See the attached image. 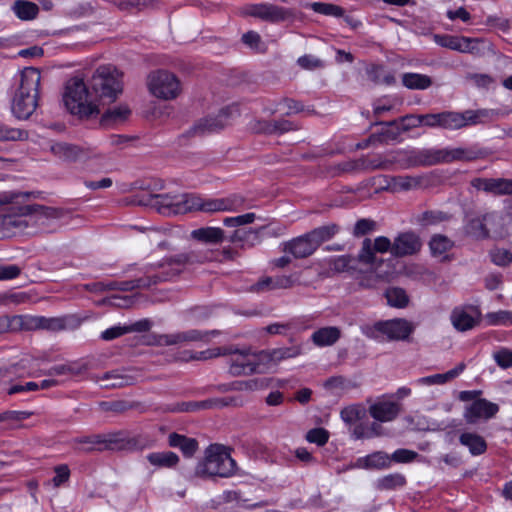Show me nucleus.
I'll use <instances>...</instances> for the list:
<instances>
[{"mask_svg":"<svg viewBox=\"0 0 512 512\" xmlns=\"http://www.w3.org/2000/svg\"><path fill=\"white\" fill-rule=\"evenodd\" d=\"M394 161L383 159L380 155L374 158L362 156L359 158L360 171L388 170Z\"/></svg>","mask_w":512,"mask_h":512,"instance_id":"obj_46","label":"nucleus"},{"mask_svg":"<svg viewBox=\"0 0 512 512\" xmlns=\"http://www.w3.org/2000/svg\"><path fill=\"white\" fill-rule=\"evenodd\" d=\"M233 357L229 362V373L232 376L251 375L261 373L260 369L263 364L261 352L251 353L249 351H239L234 349Z\"/></svg>","mask_w":512,"mask_h":512,"instance_id":"obj_10","label":"nucleus"},{"mask_svg":"<svg viewBox=\"0 0 512 512\" xmlns=\"http://www.w3.org/2000/svg\"><path fill=\"white\" fill-rule=\"evenodd\" d=\"M50 150L56 157L66 162H75L84 154L81 147L65 142L53 144Z\"/></svg>","mask_w":512,"mask_h":512,"instance_id":"obj_32","label":"nucleus"},{"mask_svg":"<svg viewBox=\"0 0 512 512\" xmlns=\"http://www.w3.org/2000/svg\"><path fill=\"white\" fill-rule=\"evenodd\" d=\"M179 214H185L192 211L208 212L209 199L201 198L195 194L179 195Z\"/></svg>","mask_w":512,"mask_h":512,"instance_id":"obj_33","label":"nucleus"},{"mask_svg":"<svg viewBox=\"0 0 512 512\" xmlns=\"http://www.w3.org/2000/svg\"><path fill=\"white\" fill-rule=\"evenodd\" d=\"M466 365L464 362L459 363L455 368L447 371L443 374H434L426 377H422L418 380L419 384L422 385H442L454 378H456L465 369Z\"/></svg>","mask_w":512,"mask_h":512,"instance_id":"obj_39","label":"nucleus"},{"mask_svg":"<svg viewBox=\"0 0 512 512\" xmlns=\"http://www.w3.org/2000/svg\"><path fill=\"white\" fill-rule=\"evenodd\" d=\"M340 231L339 225L330 223L309 231V235L315 242L317 248L326 241L331 240Z\"/></svg>","mask_w":512,"mask_h":512,"instance_id":"obj_43","label":"nucleus"},{"mask_svg":"<svg viewBox=\"0 0 512 512\" xmlns=\"http://www.w3.org/2000/svg\"><path fill=\"white\" fill-rule=\"evenodd\" d=\"M306 439L311 443L323 446L329 439V433L324 428H314L307 432Z\"/></svg>","mask_w":512,"mask_h":512,"instance_id":"obj_61","label":"nucleus"},{"mask_svg":"<svg viewBox=\"0 0 512 512\" xmlns=\"http://www.w3.org/2000/svg\"><path fill=\"white\" fill-rule=\"evenodd\" d=\"M264 229L265 226H262L258 229L239 228L233 231L232 234L227 237V239L231 243H240L241 248H252L261 242L260 233Z\"/></svg>","mask_w":512,"mask_h":512,"instance_id":"obj_29","label":"nucleus"},{"mask_svg":"<svg viewBox=\"0 0 512 512\" xmlns=\"http://www.w3.org/2000/svg\"><path fill=\"white\" fill-rule=\"evenodd\" d=\"M490 152L477 146L410 151L405 159V168L433 166L454 161L470 162L486 158Z\"/></svg>","mask_w":512,"mask_h":512,"instance_id":"obj_2","label":"nucleus"},{"mask_svg":"<svg viewBox=\"0 0 512 512\" xmlns=\"http://www.w3.org/2000/svg\"><path fill=\"white\" fill-rule=\"evenodd\" d=\"M179 195L149 194L147 198L139 200L140 205L151 206L164 215L179 214Z\"/></svg>","mask_w":512,"mask_h":512,"instance_id":"obj_18","label":"nucleus"},{"mask_svg":"<svg viewBox=\"0 0 512 512\" xmlns=\"http://www.w3.org/2000/svg\"><path fill=\"white\" fill-rule=\"evenodd\" d=\"M241 404V401L237 397L212 398L203 401H195V409L196 411L219 409L226 406H240Z\"/></svg>","mask_w":512,"mask_h":512,"instance_id":"obj_45","label":"nucleus"},{"mask_svg":"<svg viewBox=\"0 0 512 512\" xmlns=\"http://www.w3.org/2000/svg\"><path fill=\"white\" fill-rule=\"evenodd\" d=\"M493 359L496 364L502 369L512 367V350L508 348H501L493 353Z\"/></svg>","mask_w":512,"mask_h":512,"instance_id":"obj_60","label":"nucleus"},{"mask_svg":"<svg viewBox=\"0 0 512 512\" xmlns=\"http://www.w3.org/2000/svg\"><path fill=\"white\" fill-rule=\"evenodd\" d=\"M29 193L17 192H4L0 194L1 204H12L10 211L7 214L0 215V239L8 238L23 231L29 224V221L24 219L27 215H22L19 211L18 199L27 197Z\"/></svg>","mask_w":512,"mask_h":512,"instance_id":"obj_5","label":"nucleus"},{"mask_svg":"<svg viewBox=\"0 0 512 512\" xmlns=\"http://www.w3.org/2000/svg\"><path fill=\"white\" fill-rule=\"evenodd\" d=\"M216 335H219L218 330L201 331L191 329L172 334L152 335L148 343L157 346L183 345L191 342L208 341L210 336Z\"/></svg>","mask_w":512,"mask_h":512,"instance_id":"obj_9","label":"nucleus"},{"mask_svg":"<svg viewBox=\"0 0 512 512\" xmlns=\"http://www.w3.org/2000/svg\"><path fill=\"white\" fill-rule=\"evenodd\" d=\"M122 90V73L111 65L100 66L92 75L89 88L78 78L67 83L64 103L72 114L89 118L99 114L101 106L114 102Z\"/></svg>","mask_w":512,"mask_h":512,"instance_id":"obj_1","label":"nucleus"},{"mask_svg":"<svg viewBox=\"0 0 512 512\" xmlns=\"http://www.w3.org/2000/svg\"><path fill=\"white\" fill-rule=\"evenodd\" d=\"M454 243L447 236L434 235L429 243L431 252L434 256L443 255L453 247Z\"/></svg>","mask_w":512,"mask_h":512,"instance_id":"obj_54","label":"nucleus"},{"mask_svg":"<svg viewBox=\"0 0 512 512\" xmlns=\"http://www.w3.org/2000/svg\"><path fill=\"white\" fill-rule=\"evenodd\" d=\"M269 386V379H250L244 381H235L230 384L229 389L234 391H254L263 389Z\"/></svg>","mask_w":512,"mask_h":512,"instance_id":"obj_53","label":"nucleus"},{"mask_svg":"<svg viewBox=\"0 0 512 512\" xmlns=\"http://www.w3.org/2000/svg\"><path fill=\"white\" fill-rule=\"evenodd\" d=\"M246 198L240 194H231L227 197L209 199L208 213L220 211H238L245 206Z\"/></svg>","mask_w":512,"mask_h":512,"instance_id":"obj_26","label":"nucleus"},{"mask_svg":"<svg viewBox=\"0 0 512 512\" xmlns=\"http://www.w3.org/2000/svg\"><path fill=\"white\" fill-rule=\"evenodd\" d=\"M136 446V440L129 438L125 431L109 432L99 434L98 451L103 450H126Z\"/></svg>","mask_w":512,"mask_h":512,"instance_id":"obj_23","label":"nucleus"},{"mask_svg":"<svg viewBox=\"0 0 512 512\" xmlns=\"http://www.w3.org/2000/svg\"><path fill=\"white\" fill-rule=\"evenodd\" d=\"M40 71L27 67L21 72L20 85L13 97L11 111L20 120H27L38 106Z\"/></svg>","mask_w":512,"mask_h":512,"instance_id":"obj_3","label":"nucleus"},{"mask_svg":"<svg viewBox=\"0 0 512 512\" xmlns=\"http://www.w3.org/2000/svg\"><path fill=\"white\" fill-rule=\"evenodd\" d=\"M423 178L421 176L399 175L388 176L386 189L393 193L410 191L421 186Z\"/></svg>","mask_w":512,"mask_h":512,"instance_id":"obj_27","label":"nucleus"},{"mask_svg":"<svg viewBox=\"0 0 512 512\" xmlns=\"http://www.w3.org/2000/svg\"><path fill=\"white\" fill-rule=\"evenodd\" d=\"M341 337V330L335 326L323 327L311 335L312 342L318 347L331 346Z\"/></svg>","mask_w":512,"mask_h":512,"instance_id":"obj_35","label":"nucleus"},{"mask_svg":"<svg viewBox=\"0 0 512 512\" xmlns=\"http://www.w3.org/2000/svg\"><path fill=\"white\" fill-rule=\"evenodd\" d=\"M415 325L403 318H396L387 321H379L374 325H365L362 332L368 338L380 339L381 335H385L391 341H406L414 332Z\"/></svg>","mask_w":512,"mask_h":512,"instance_id":"obj_6","label":"nucleus"},{"mask_svg":"<svg viewBox=\"0 0 512 512\" xmlns=\"http://www.w3.org/2000/svg\"><path fill=\"white\" fill-rule=\"evenodd\" d=\"M256 215L254 213H246L236 217H227L223 223L227 227H238L254 222Z\"/></svg>","mask_w":512,"mask_h":512,"instance_id":"obj_62","label":"nucleus"},{"mask_svg":"<svg viewBox=\"0 0 512 512\" xmlns=\"http://www.w3.org/2000/svg\"><path fill=\"white\" fill-rule=\"evenodd\" d=\"M448 217L441 211H426L422 213L419 221L422 225H432L447 220Z\"/></svg>","mask_w":512,"mask_h":512,"instance_id":"obj_63","label":"nucleus"},{"mask_svg":"<svg viewBox=\"0 0 512 512\" xmlns=\"http://www.w3.org/2000/svg\"><path fill=\"white\" fill-rule=\"evenodd\" d=\"M191 237L206 244H219L225 238V232L218 227H202L191 232Z\"/></svg>","mask_w":512,"mask_h":512,"instance_id":"obj_36","label":"nucleus"},{"mask_svg":"<svg viewBox=\"0 0 512 512\" xmlns=\"http://www.w3.org/2000/svg\"><path fill=\"white\" fill-rule=\"evenodd\" d=\"M459 442L463 446L468 447L472 455H481L487 450V443L485 439L476 433H462L459 437Z\"/></svg>","mask_w":512,"mask_h":512,"instance_id":"obj_40","label":"nucleus"},{"mask_svg":"<svg viewBox=\"0 0 512 512\" xmlns=\"http://www.w3.org/2000/svg\"><path fill=\"white\" fill-rule=\"evenodd\" d=\"M22 215L29 217V222L39 226H46L52 219H58L62 216L59 209L46 207L38 204L22 205L19 207Z\"/></svg>","mask_w":512,"mask_h":512,"instance_id":"obj_15","label":"nucleus"},{"mask_svg":"<svg viewBox=\"0 0 512 512\" xmlns=\"http://www.w3.org/2000/svg\"><path fill=\"white\" fill-rule=\"evenodd\" d=\"M168 444L171 447L179 448L186 457H192L198 450V442L196 439L175 432L169 434Z\"/></svg>","mask_w":512,"mask_h":512,"instance_id":"obj_37","label":"nucleus"},{"mask_svg":"<svg viewBox=\"0 0 512 512\" xmlns=\"http://www.w3.org/2000/svg\"><path fill=\"white\" fill-rule=\"evenodd\" d=\"M29 137L26 130L12 128L0 123V141H24Z\"/></svg>","mask_w":512,"mask_h":512,"instance_id":"obj_55","label":"nucleus"},{"mask_svg":"<svg viewBox=\"0 0 512 512\" xmlns=\"http://www.w3.org/2000/svg\"><path fill=\"white\" fill-rule=\"evenodd\" d=\"M136 446V440L129 438L125 431L109 432L99 434L98 451L103 450H126Z\"/></svg>","mask_w":512,"mask_h":512,"instance_id":"obj_22","label":"nucleus"},{"mask_svg":"<svg viewBox=\"0 0 512 512\" xmlns=\"http://www.w3.org/2000/svg\"><path fill=\"white\" fill-rule=\"evenodd\" d=\"M390 466V456L383 451L373 452L358 458L354 467L363 469H385Z\"/></svg>","mask_w":512,"mask_h":512,"instance_id":"obj_31","label":"nucleus"},{"mask_svg":"<svg viewBox=\"0 0 512 512\" xmlns=\"http://www.w3.org/2000/svg\"><path fill=\"white\" fill-rule=\"evenodd\" d=\"M131 114V110L127 105H120L107 109L101 117L102 126H111L125 121Z\"/></svg>","mask_w":512,"mask_h":512,"instance_id":"obj_41","label":"nucleus"},{"mask_svg":"<svg viewBox=\"0 0 512 512\" xmlns=\"http://www.w3.org/2000/svg\"><path fill=\"white\" fill-rule=\"evenodd\" d=\"M168 275L163 278L153 275V276H143L137 279L128 280V281H117L118 290L120 291H131L136 288H149L152 285H156L161 281H167Z\"/></svg>","mask_w":512,"mask_h":512,"instance_id":"obj_38","label":"nucleus"},{"mask_svg":"<svg viewBox=\"0 0 512 512\" xmlns=\"http://www.w3.org/2000/svg\"><path fill=\"white\" fill-rule=\"evenodd\" d=\"M149 91L157 98L171 100L176 98L180 91V82L171 72L158 70L148 77Z\"/></svg>","mask_w":512,"mask_h":512,"instance_id":"obj_8","label":"nucleus"},{"mask_svg":"<svg viewBox=\"0 0 512 512\" xmlns=\"http://www.w3.org/2000/svg\"><path fill=\"white\" fill-rule=\"evenodd\" d=\"M402 83L408 89L424 90L432 85V80L427 75L405 73L402 76Z\"/></svg>","mask_w":512,"mask_h":512,"instance_id":"obj_48","label":"nucleus"},{"mask_svg":"<svg viewBox=\"0 0 512 512\" xmlns=\"http://www.w3.org/2000/svg\"><path fill=\"white\" fill-rule=\"evenodd\" d=\"M497 218L498 216L495 212L471 218L464 227L465 233L476 239H486L489 237L487 224H493Z\"/></svg>","mask_w":512,"mask_h":512,"instance_id":"obj_25","label":"nucleus"},{"mask_svg":"<svg viewBox=\"0 0 512 512\" xmlns=\"http://www.w3.org/2000/svg\"><path fill=\"white\" fill-rule=\"evenodd\" d=\"M237 109L233 106L222 108L217 116H209L195 122V124L187 131L188 136H204L213 132L222 130L228 125L230 118Z\"/></svg>","mask_w":512,"mask_h":512,"instance_id":"obj_11","label":"nucleus"},{"mask_svg":"<svg viewBox=\"0 0 512 512\" xmlns=\"http://www.w3.org/2000/svg\"><path fill=\"white\" fill-rule=\"evenodd\" d=\"M451 321L458 331H467L473 329L479 320L462 309H454L451 313Z\"/></svg>","mask_w":512,"mask_h":512,"instance_id":"obj_42","label":"nucleus"},{"mask_svg":"<svg viewBox=\"0 0 512 512\" xmlns=\"http://www.w3.org/2000/svg\"><path fill=\"white\" fill-rule=\"evenodd\" d=\"M486 319L491 325L512 323V313L508 311L492 312L486 315Z\"/></svg>","mask_w":512,"mask_h":512,"instance_id":"obj_64","label":"nucleus"},{"mask_svg":"<svg viewBox=\"0 0 512 512\" xmlns=\"http://www.w3.org/2000/svg\"><path fill=\"white\" fill-rule=\"evenodd\" d=\"M433 39L436 44L441 47L448 48L461 53L475 54L478 52L477 47L474 45L478 39L468 38L464 36L441 35L435 34Z\"/></svg>","mask_w":512,"mask_h":512,"instance_id":"obj_19","label":"nucleus"},{"mask_svg":"<svg viewBox=\"0 0 512 512\" xmlns=\"http://www.w3.org/2000/svg\"><path fill=\"white\" fill-rule=\"evenodd\" d=\"M422 247L420 237L412 232H402L393 240V256L402 258L417 254Z\"/></svg>","mask_w":512,"mask_h":512,"instance_id":"obj_16","label":"nucleus"},{"mask_svg":"<svg viewBox=\"0 0 512 512\" xmlns=\"http://www.w3.org/2000/svg\"><path fill=\"white\" fill-rule=\"evenodd\" d=\"M399 405L395 402H379L370 406V415L381 422H387L395 419L399 414Z\"/></svg>","mask_w":512,"mask_h":512,"instance_id":"obj_30","label":"nucleus"},{"mask_svg":"<svg viewBox=\"0 0 512 512\" xmlns=\"http://www.w3.org/2000/svg\"><path fill=\"white\" fill-rule=\"evenodd\" d=\"M93 380L103 382L102 387L106 389L122 388L133 385L136 382V378L133 375L121 373L117 370L106 372L101 377L95 376Z\"/></svg>","mask_w":512,"mask_h":512,"instance_id":"obj_28","label":"nucleus"},{"mask_svg":"<svg viewBox=\"0 0 512 512\" xmlns=\"http://www.w3.org/2000/svg\"><path fill=\"white\" fill-rule=\"evenodd\" d=\"M317 246L309 233L283 243V252L291 254L296 259L308 258L317 250Z\"/></svg>","mask_w":512,"mask_h":512,"instance_id":"obj_20","label":"nucleus"},{"mask_svg":"<svg viewBox=\"0 0 512 512\" xmlns=\"http://www.w3.org/2000/svg\"><path fill=\"white\" fill-rule=\"evenodd\" d=\"M376 228L377 224L374 220L362 218L355 223L352 233L354 237H362L375 231Z\"/></svg>","mask_w":512,"mask_h":512,"instance_id":"obj_59","label":"nucleus"},{"mask_svg":"<svg viewBox=\"0 0 512 512\" xmlns=\"http://www.w3.org/2000/svg\"><path fill=\"white\" fill-rule=\"evenodd\" d=\"M488 114L487 110L443 111L442 129L459 130L467 126L476 125L481 123L482 118L487 117Z\"/></svg>","mask_w":512,"mask_h":512,"instance_id":"obj_12","label":"nucleus"},{"mask_svg":"<svg viewBox=\"0 0 512 512\" xmlns=\"http://www.w3.org/2000/svg\"><path fill=\"white\" fill-rule=\"evenodd\" d=\"M471 185L477 190H482L494 195H511L512 179L505 178H474Z\"/></svg>","mask_w":512,"mask_h":512,"instance_id":"obj_24","label":"nucleus"},{"mask_svg":"<svg viewBox=\"0 0 512 512\" xmlns=\"http://www.w3.org/2000/svg\"><path fill=\"white\" fill-rule=\"evenodd\" d=\"M360 171L359 159L348 160L337 165L331 166L328 169V172L332 176H338L342 173H352Z\"/></svg>","mask_w":512,"mask_h":512,"instance_id":"obj_58","label":"nucleus"},{"mask_svg":"<svg viewBox=\"0 0 512 512\" xmlns=\"http://www.w3.org/2000/svg\"><path fill=\"white\" fill-rule=\"evenodd\" d=\"M24 331L23 315L0 316V334Z\"/></svg>","mask_w":512,"mask_h":512,"instance_id":"obj_52","label":"nucleus"},{"mask_svg":"<svg viewBox=\"0 0 512 512\" xmlns=\"http://www.w3.org/2000/svg\"><path fill=\"white\" fill-rule=\"evenodd\" d=\"M406 479L402 474L395 473L386 475L377 481V488L379 490H392L397 487L404 486Z\"/></svg>","mask_w":512,"mask_h":512,"instance_id":"obj_56","label":"nucleus"},{"mask_svg":"<svg viewBox=\"0 0 512 512\" xmlns=\"http://www.w3.org/2000/svg\"><path fill=\"white\" fill-rule=\"evenodd\" d=\"M301 354V346L293 345L290 347H280L272 350L261 351V356L263 359V363L271 361V362H280L286 359L297 357Z\"/></svg>","mask_w":512,"mask_h":512,"instance_id":"obj_34","label":"nucleus"},{"mask_svg":"<svg viewBox=\"0 0 512 512\" xmlns=\"http://www.w3.org/2000/svg\"><path fill=\"white\" fill-rule=\"evenodd\" d=\"M147 460L154 466L174 467L179 462V457L171 451L154 452L147 456Z\"/></svg>","mask_w":512,"mask_h":512,"instance_id":"obj_49","label":"nucleus"},{"mask_svg":"<svg viewBox=\"0 0 512 512\" xmlns=\"http://www.w3.org/2000/svg\"><path fill=\"white\" fill-rule=\"evenodd\" d=\"M201 262L200 255L195 251L183 252L168 258L163 259L156 266L158 268H164L165 266L171 267L169 271L163 272L159 277L163 278L168 275V279L179 275L182 272L180 267L185 265H192Z\"/></svg>","mask_w":512,"mask_h":512,"instance_id":"obj_14","label":"nucleus"},{"mask_svg":"<svg viewBox=\"0 0 512 512\" xmlns=\"http://www.w3.org/2000/svg\"><path fill=\"white\" fill-rule=\"evenodd\" d=\"M375 125H382V126H386V127H395L393 129H389V128L383 129L381 132L375 133L376 135H379V138H377V141L380 143L386 142L387 140H396L401 134V130H400V127L398 126L397 119L392 120V121H376L371 126H375Z\"/></svg>","mask_w":512,"mask_h":512,"instance_id":"obj_51","label":"nucleus"},{"mask_svg":"<svg viewBox=\"0 0 512 512\" xmlns=\"http://www.w3.org/2000/svg\"><path fill=\"white\" fill-rule=\"evenodd\" d=\"M357 263H359L358 255H341L328 261L329 269L335 273L355 270Z\"/></svg>","mask_w":512,"mask_h":512,"instance_id":"obj_44","label":"nucleus"},{"mask_svg":"<svg viewBox=\"0 0 512 512\" xmlns=\"http://www.w3.org/2000/svg\"><path fill=\"white\" fill-rule=\"evenodd\" d=\"M13 11L21 20H32L39 13L38 6L30 1L17 0L13 5Z\"/></svg>","mask_w":512,"mask_h":512,"instance_id":"obj_50","label":"nucleus"},{"mask_svg":"<svg viewBox=\"0 0 512 512\" xmlns=\"http://www.w3.org/2000/svg\"><path fill=\"white\" fill-rule=\"evenodd\" d=\"M24 331L47 330L58 332L66 329L65 317L23 315Z\"/></svg>","mask_w":512,"mask_h":512,"instance_id":"obj_17","label":"nucleus"},{"mask_svg":"<svg viewBox=\"0 0 512 512\" xmlns=\"http://www.w3.org/2000/svg\"><path fill=\"white\" fill-rule=\"evenodd\" d=\"M377 252H390L393 255V242L385 236L376 237L374 240L365 238L358 252V261L369 266L377 273L379 278L384 279L386 276L377 272L378 267L383 263V259L376 256Z\"/></svg>","mask_w":512,"mask_h":512,"instance_id":"obj_7","label":"nucleus"},{"mask_svg":"<svg viewBox=\"0 0 512 512\" xmlns=\"http://www.w3.org/2000/svg\"><path fill=\"white\" fill-rule=\"evenodd\" d=\"M245 13L272 23L284 21L292 15L288 9L270 3L251 4L246 7Z\"/></svg>","mask_w":512,"mask_h":512,"instance_id":"obj_13","label":"nucleus"},{"mask_svg":"<svg viewBox=\"0 0 512 512\" xmlns=\"http://www.w3.org/2000/svg\"><path fill=\"white\" fill-rule=\"evenodd\" d=\"M89 369V365L86 362L82 363H70L64 365H57L51 367L46 375L55 376V375H64V374H72V375H80L86 372Z\"/></svg>","mask_w":512,"mask_h":512,"instance_id":"obj_47","label":"nucleus"},{"mask_svg":"<svg viewBox=\"0 0 512 512\" xmlns=\"http://www.w3.org/2000/svg\"><path fill=\"white\" fill-rule=\"evenodd\" d=\"M236 469L230 449L221 444H211L205 449L203 459L197 463L194 476L202 479L229 478L236 473Z\"/></svg>","mask_w":512,"mask_h":512,"instance_id":"obj_4","label":"nucleus"},{"mask_svg":"<svg viewBox=\"0 0 512 512\" xmlns=\"http://www.w3.org/2000/svg\"><path fill=\"white\" fill-rule=\"evenodd\" d=\"M499 411L497 404L486 399H477L466 407L464 418L468 424H476L479 419H490Z\"/></svg>","mask_w":512,"mask_h":512,"instance_id":"obj_21","label":"nucleus"},{"mask_svg":"<svg viewBox=\"0 0 512 512\" xmlns=\"http://www.w3.org/2000/svg\"><path fill=\"white\" fill-rule=\"evenodd\" d=\"M387 302L390 306L403 308L408 304L409 298L402 288H390L386 291Z\"/></svg>","mask_w":512,"mask_h":512,"instance_id":"obj_57","label":"nucleus"}]
</instances>
